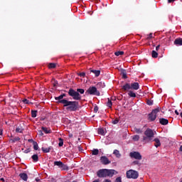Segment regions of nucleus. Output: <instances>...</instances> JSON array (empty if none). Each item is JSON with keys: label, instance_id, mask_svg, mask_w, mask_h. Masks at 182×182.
Listing matches in <instances>:
<instances>
[{"label": "nucleus", "instance_id": "obj_1", "mask_svg": "<svg viewBox=\"0 0 182 182\" xmlns=\"http://www.w3.org/2000/svg\"><path fill=\"white\" fill-rule=\"evenodd\" d=\"M61 102V105L65 107L67 112H76L79 109V102L77 101L64 100Z\"/></svg>", "mask_w": 182, "mask_h": 182}, {"label": "nucleus", "instance_id": "obj_2", "mask_svg": "<svg viewBox=\"0 0 182 182\" xmlns=\"http://www.w3.org/2000/svg\"><path fill=\"white\" fill-rule=\"evenodd\" d=\"M114 174H117V171L114 169H100L97 171V176L100 178L113 177Z\"/></svg>", "mask_w": 182, "mask_h": 182}, {"label": "nucleus", "instance_id": "obj_3", "mask_svg": "<svg viewBox=\"0 0 182 182\" xmlns=\"http://www.w3.org/2000/svg\"><path fill=\"white\" fill-rule=\"evenodd\" d=\"M144 136L142 138V141L144 143H150L153 141V137H154V132L150 128H147L144 132Z\"/></svg>", "mask_w": 182, "mask_h": 182}, {"label": "nucleus", "instance_id": "obj_4", "mask_svg": "<svg viewBox=\"0 0 182 182\" xmlns=\"http://www.w3.org/2000/svg\"><path fill=\"white\" fill-rule=\"evenodd\" d=\"M160 112H161V107H160L153 109L151 112L148 114V120H150V122H154V120L157 119V113Z\"/></svg>", "mask_w": 182, "mask_h": 182}, {"label": "nucleus", "instance_id": "obj_5", "mask_svg": "<svg viewBox=\"0 0 182 182\" xmlns=\"http://www.w3.org/2000/svg\"><path fill=\"white\" fill-rule=\"evenodd\" d=\"M68 95L69 96L73 97V100H80L82 99V96H80V94L73 88H70V90H68Z\"/></svg>", "mask_w": 182, "mask_h": 182}, {"label": "nucleus", "instance_id": "obj_6", "mask_svg": "<svg viewBox=\"0 0 182 182\" xmlns=\"http://www.w3.org/2000/svg\"><path fill=\"white\" fill-rule=\"evenodd\" d=\"M139 178V172L132 169L127 171V178H134V180H136V178Z\"/></svg>", "mask_w": 182, "mask_h": 182}, {"label": "nucleus", "instance_id": "obj_7", "mask_svg": "<svg viewBox=\"0 0 182 182\" xmlns=\"http://www.w3.org/2000/svg\"><path fill=\"white\" fill-rule=\"evenodd\" d=\"M85 93H88V95H95V96H100V92L97 90L96 87H90Z\"/></svg>", "mask_w": 182, "mask_h": 182}, {"label": "nucleus", "instance_id": "obj_8", "mask_svg": "<svg viewBox=\"0 0 182 182\" xmlns=\"http://www.w3.org/2000/svg\"><path fill=\"white\" fill-rule=\"evenodd\" d=\"M129 156L132 157V159H135L136 160H141L142 159L141 154H140L138 151L131 152Z\"/></svg>", "mask_w": 182, "mask_h": 182}, {"label": "nucleus", "instance_id": "obj_9", "mask_svg": "<svg viewBox=\"0 0 182 182\" xmlns=\"http://www.w3.org/2000/svg\"><path fill=\"white\" fill-rule=\"evenodd\" d=\"M64 97H66V94L63 93L58 97H55V100H57V103H60L62 105V101L68 100L66 99H63Z\"/></svg>", "mask_w": 182, "mask_h": 182}, {"label": "nucleus", "instance_id": "obj_10", "mask_svg": "<svg viewBox=\"0 0 182 182\" xmlns=\"http://www.w3.org/2000/svg\"><path fill=\"white\" fill-rule=\"evenodd\" d=\"M100 161L102 164L107 166V164H110L111 161L109 160V158L106 156H103L100 157Z\"/></svg>", "mask_w": 182, "mask_h": 182}, {"label": "nucleus", "instance_id": "obj_11", "mask_svg": "<svg viewBox=\"0 0 182 182\" xmlns=\"http://www.w3.org/2000/svg\"><path fill=\"white\" fill-rule=\"evenodd\" d=\"M131 89H133V90H139L140 85H139V82H132L130 84Z\"/></svg>", "mask_w": 182, "mask_h": 182}, {"label": "nucleus", "instance_id": "obj_12", "mask_svg": "<svg viewBox=\"0 0 182 182\" xmlns=\"http://www.w3.org/2000/svg\"><path fill=\"white\" fill-rule=\"evenodd\" d=\"M159 123L160 124H162V126H167V124H168V119L161 118L159 119Z\"/></svg>", "mask_w": 182, "mask_h": 182}, {"label": "nucleus", "instance_id": "obj_13", "mask_svg": "<svg viewBox=\"0 0 182 182\" xmlns=\"http://www.w3.org/2000/svg\"><path fill=\"white\" fill-rule=\"evenodd\" d=\"M173 43L174 45H176V46H182V38H178L175 39Z\"/></svg>", "mask_w": 182, "mask_h": 182}, {"label": "nucleus", "instance_id": "obj_14", "mask_svg": "<svg viewBox=\"0 0 182 182\" xmlns=\"http://www.w3.org/2000/svg\"><path fill=\"white\" fill-rule=\"evenodd\" d=\"M122 90H124V92H127V90H130V89L132 88L130 84L126 83L122 87Z\"/></svg>", "mask_w": 182, "mask_h": 182}, {"label": "nucleus", "instance_id": "obj_15", "mask_svg": "<svg viewBox=\"0 0 182 182\" xmlns=\"http://www.w3.org/2000/svg\"><path fill=\"white\" fill-rule=\"evenodd\" d=\"M19 177L21 178V180H23V181H28V174L21 173L19 174Z\"/></svg>", "mask_w": 182, "mask_h": 182}, {"label": "nucleus", "instance_id": "obj_16", "mask_svg": "<svg viewBox=\"0 0 182 182\" xmlns=\"http://www.w3.org/2000/svg\"><path fill=\"white\" fill-rule=\"evenodd\" d=\"M41 150L43 153H50L51 150H53V146H49L48 148L42 147Z\"/></svg>", "mask_w": 182, "mask_h": 182}, {"label": "nucleus", "instance_id": "obj_17", "mask_svg": "<svg viewBox=\"0 0 182 182\" xmlns=\"http://www.w3.org/2000/svg\"><path fill=\"white\" fill-rule=\"evenodd\" d=\"M152 141H155L154 146L155 147H160L161 146V143L160 142V139L159 138H155Z\"/></svg>", "mask_w": 182, "mask_h": 182}, {"label": "nucleus", "instance_id": "obj_18", "mask_svg": "<svg viewBox=\"0 0 182 182\" xmlns=\"http://www.w3.org/2000/svg\"><path fill=\"white\" fill-rule=\"evenodd\" d=\"M90 73H94L96 77L100 76V70H90Z\"/></svg>", "mask_w": 182, "mask_h": 182}, {"label": "nucleus", "instance_id": "obj_19", "mask_svg": "<svg viewBox=\"0 0 182 182\" xmlns=\"http://www.w3.org/2000/svg\"><path fill=\"white\" fill-rule=\"evenodd\" d=\"M41 130L46 133V134H49L50 133H52V131L50 129H48L47 127H42Z\"/></svg>", "mask_w": 182, "mask_h": 182}, {"label": "nucleus", "instance_id": "obj_20", "mask_svg": "<svg viewBox=\"0 0 182 182\" xmlns=\"http://www.w3.org/2000/svg\"><path fill=\"white\" fill-rule=\"evenodd\" d=\"M98 134H101L102 136H105L106 134V129L102 128L98 129Z\"/></svg>", "mask_w": 182, "mask_h": 182}, {"label": "nucleus", "instance_id": "obj_21", "mask_svg": "<svg viewBox=\"0 0 182 182\" xmlns=\"http://www.w3.org/2000/svg\"><path fill=\"white\" fill-rule=\"evenodd\" d=\"M113 154H114L116 157H117L118 159H120V157H122V154H120V151H119V150L117 149L114 150Z\"/></svg>", "mask_w": 182, "mask_h": 182}, {"label": "nucleus", "instance_id": "obj_22", "mask_svg": "<svg viewBox=\"0 0 182 182\" xmlns=\"http://www.w3.org/2000/svg\"><path fill=\"white\" fill-rule=\"evenodd\" d=\"M31 159H33V161L34 163H37V161H39V156H38V154H34L31 156Z\"/></svg>", "mask_w": 182, "mask_h": 182}, {"label": "nucleus", "instance_id": "obj_23", "mask_svg": "<svg viewBox=\"0 0 182 182\" xmlns=\"http://www.w3.org/2000/svg\"><path fill=\"white\" fill-rule=\"evenodd\" d=\"M62 164H63V162L60 161H56L54 162V166H58V167H59V168H60V167H62Z\"/></svg>", "mask_w": 182, "mask_h": 182}, {"label": "nucleus", "instance_id": "obj_24", "mask_svg": "<svg viewBox=\"0 0 182 182\" xmlns=\"http://www.w3.org/2000/svg\"><path fill=\"white\" fill-rule=\"evenodd\" d=\"M121 73H122V77L124 78V79H127V73H126V70H121Z\"/></svg>", "mask_w": 182, "mask_h": 182}, {"label": "nucleus", "instance_id": "obj_25", "mask_svg": "<svg viewBox=\"0 0 182 182\" xmlns=\"http://www.w3.org/2000/svg\"><path fill=\"white\" fill-rule=\"evenodd\" d=\"M61 170H69V166H68V165L65 164H62L61 167L60 168Z\"/></svg>", "mask_w": 182, "mask_h": 182}, {"label": "nucleus", "instance_id": "obj_26", "mask_svg": "<svg viewBox=\"0 0 182 182\" xmlns=\"http://www.w3.org/2000/svg\"><path fill=\"white\" fill-rule=\"evenodd\" d=\"M107 107H109V108H112V106H113V102H112V100H110V98L107 99Z\"/></svg>", "mask_w": 182, "mask_h": 182}, {"label": "nucleus", "instance_id": "obj_27", "mask_svg": "<svg viewBox=\"0 0 182 182\" xmlns=\"http://www.w3.org/2000/svg\"><path fill=\"white\" fill-rule=\"evenodd\" d=\"M19 140H21V138H19V136H16L14 139H10V141H11V143H16V141H19Z\"/></svg>", "mask_w": 182, "mask_h": 182}, {"label": "nucleus", "instance_id": "obj_28", "mask_svg": "<svg viewBox=\"0 0 182 182\" xmlns=\"http://www.w3.org/2000/svg\"><path fill=\"white\" fill-rule=\"evenodd\" d=\"M49 69H55L56 68V63H50L48 64Z\"/></svg>", "mask_w": 182, "mask_h": 182}, {"label": "nucleus", "instance_id": "obj_29", "mask_svg": "<svg viewBox=\"0 0 182 182\" xmlns=\"http://www.w3.org/2000/svg\"><path fill=\"white\" fill-rule=\"evenodd\" d=\"M92 156H97V154H99V149H94L92 151Z\"/></svg>", "mask_w": 182, "mask_h": 182}, {"label": "nucleus", "instance_id": "obj_30", "mask_svg": "<svg viewBox=\"0 0 182 182\" xmlns=\"http://www.w3.org/2000/svg\"><path fill=\"white\" fill-rule=\"evenodd\" d=\"M128 96L130 97H136V93H134L133 91H129Z\"/></svg>", "mask_w": 182, "mask_h": 182}, {"label": "nucleus", "instance_id": "obj_31", "mask_svg": "<svg viewBox=\"0 0 182 182\" xmlns=\"http://www.w3.org/2000/svg\"><path fill=\"white\" fill-rule=\"evenodd\" d=\"M37 114H38V111H36V110H32V111H31V117H33V118L36 117Z\"/></svg>", "mask_w": 182, "mask_h": 182}, {"label": "nucleus", "instance_id": "obj_32", "mask_svg": "<svg viewBox=\"0 0 182 182\" xmlns=\"http://www.w3.org/2000/svg\"><path fill=\"white\" fill-rule=\"evenodd\" d=\"M132 139L134 140V141H139V140H140V136L139 135H134L132 137Z\"/></svg>", "mask_w": 182, "mask_h": 182}, {"label": "nucleus", "instance_id": "obj_33", "mask_svg": "<svg viewBox=\"0 0 182 182\" xmlns=\"http://www.w3.org/2000/svg\"><path fill=\"white\" fill-rule=\"evenodd\" d=\"M152 58H158L159 57V53L156 52V50H152Z\"/></svg>", "mask_w": 182, "mask_h": 182}, {"label": "nucleus", "instance_id": "obj_34", "mask_svg": "<svg viewBox=\"0 0 182 182\" xmlns=\"http://www.w3.org/2000/svg\"><path fill=\"white\" fill-rule=\"evenodd\" d=\"M115 56H120L122 55H124V51H117L114 53Z\"/></svg>", "mask_w": 182, "mask_h": 182}, {"label": "nucleus", "instance_id": "obj_35", "mask_svg": "<svg viewBox=\"0 0 182 182\" xmlns=\"http://www.w3.org/2000/svg\"><path fill=\"white\" fill-rule=\"evenodd\" d=\"M33 149L34 150H38L39 149V146L38 145V142L33 141Z\"/></svg>", "mask_w": 182, "mask_h": 182}, {"label": "nucleus", "instance_id": "obj_36", "mask_svg": "<svg viewBox=\"0 0 182 182\" xmlns=\"http://www.w3.org/2000/svg\"><path fill=\"white\" fill-rule=\"evenodd\" d=\"M59 143H58V146L59 147H62L63 146V140L62 139V138H59Z\"/></svg>", "mask_w": 182, "mask_h": 182}, {"label": "nucleus", "instance_id": "obj_37", "mask_svg": "<svg viewBox=\"0 0 182 182\" xmlns=\"http://www.w3.org/2000/svg\"><path fill=\"white\" fill-rule=\"evenodd\" d=\"M77 93H80V95H83V93H85V90L82 88H78L77 89Z\"/></svg>", "mask_w": 182, "mask_h": 182}, {"label": "nucleus", "instance_id": "obj_38", "mask_svg": "<svg viewBox=\"0 0 182 182\" xmlns=\"http://www.w3.org/2000/svg\"><path fill=\"white\" fill-rule=\"evenodd\" d=\"M16 133H22V132H23V129H22V127H17L16 129Z\"/></svg>", "mask_w": 182, "mask_h": 182}, {"label": "nucleus", "instance_id": "obj_39", "mask_svg": "<svg viewBox=\"0 0 182 182\" xmlns=\"http://www.w3.org/2000/svg\"><path fill=\"white\" fill-rule=\"evenodd\" d=\"M119 122V118H115L114 119L112 120V124H117Z\"/></svg>", "mask_w": 182, "mask_h": 182}, {"label": "nucleus", "instance_id": "obj_40", "mask_svg": "<svg viewBox=\"0 0 182 182\" xmlns=\"http://www.w3.org/2000/svg\"><path fill=\"white\" fill-rule=\"evenodd\" d=\"M136 133H138L139 134L143 133V131H141V129H139V128H135L134 129Z\"/></svg>", "mask_w": 182, "mask_h": 182}, {"label": "nucleus", "instance_id": "obj_41", "mask_svg": "<svg viewBox=\"0 0 182 182\" xmlns=\"http://www.w3.org/2000/svg\"><path fill=\"white\" fill-rule=\"evenodd\" d=\"M78 76H80V77H85V76H86V73L85 72L82 73H80L77 74Z\"/></svg>", "mask_w": 182, "mask_h": 182}, {"label": "nucleus", "instance_id": "obj_42", "mask_svg": "<svg viewBox=\"0 0 182 182\" xmlns=\"http://www.w3.org/2000/svg\"><path fill=\"white\" fill-rule=\"evenodd\" d=\"M146 105H148L149 106L153 105V101H152V100H148L146 101Z\"/></svg>", "mask_w": 182, "mask_h": 182}, {"label": "nucleus", "instance_id": "obj_43", "mask_svg": "<svg viewBox=\"0 0 182 182\" xmlns=\"http://www.w3.org/2000/svg\"><path fill=\"white\" fill-rule=\"evenodd\" d=\"M132 164H134V166H140V162L139 161H134L132 162Z\"/></svg>", "mask_w": 182, "mask_h": 182}, {"label": "nucleus", "instance_id": "obj_44", "mask_svg": "<svg viewBox=\"0 0 182 182\" xmlns=\"http://www.w3.org/2000/svg\"><path fill=\"white\" fill-rule=\"evenodd\" d=\"M23 103H24V105H29L31 102L27 99H24L23 100Z\"/></svg>", "mask_w": 182, "mask_h": 182}, {"label": "nucleus", "instance_id": "obj_45", "mask_svg": "<svg viewBox=\"0 0 182 182\" xmlns=\"http://www.w3.org/2000/svg\"><path fill=\"white\" fill-rule=\"evenodd\" d=\"M114 182H122V177L119 176L115 179Z\"/></svg>", "mask_w": 182, "mask_h": 182}, {"label": "nucleus", "instance_id": "obj_46", "mask_svg": "<svg viewBox=\"0 0 182 182\" xmlns=\"http://www.w3.org/2000/svg\"><path fill=\"white\" fill-rule=\"evenodd\" d=\"M99 112V107L97 106H95L94 107V113H97Z\"/></svg>", "mask_w": 182, "mask_h": 182}, {"label": "nucleus", "instance_id": "obj_47", "mask_svg": "<svg viewBox=\"0 0 182 182\" xmlns=\"http://www.w3.org/2000/svg\"><path fill=\"white\" fill-rule=\"evenodd\" d=\"M30 151H31V149H26L25 151H24V153L26 154H28V153H30Z\"/></svg>", "mask_w": 182, "mask_h": 182}, {"label": "nucleus", "instance_id": "obj_48", "mask_svg": "<svg viewBox=\"0 0 182 182\" xmlns=\"http://www.w3.org/2000/svg\"><path fill=\"white\" fill-rule=\"evenodd\" d=\"M151 38H153V33H149V37H147V38L146 39H151Z\"/></svg>", "mask_w": 182, "mask_h": 182}, {"label": "nucleus", "instance_id": "obj_49", "mask_svg": "<svg viewBox=\"0 0 182 182\" xmlns=\"http://www.w3.org/2000/svg\"><path fill=\"white\" fill-rule=\"evenodd\" d=\"M39 136H43V132L42 131H38Z\"/></svg>", "mask_w": 182, "mask_h": 182}, {"label": "nucleus", "instance_id": "obj_50", "mask_svg": "<svg viewBox=\"0 0 182 182\" xmlns=\"http://www.w3.org/2000/svg\"><path fill=\"white\" fill-rule=\"evenodd\" d=\"M28 141L29 143H33V141H33V139H28Z\"/></svg>", "mask_w": 182, "mask_h": 182}, {"label": "nucleus", "instance_id": "obj_51", "mask_svg": "<svg viewBox=\"0 0 182 182\" xmlns=\"http://www.w3.org/2000/svg\"><path fill=\"white\" fill-rule=\"evenodd\" d=\"M103 182H112L109 179H105Z\"/></svg>", "mask_w": 182, "mask_h": 182}, {"label": "nucleus", "instance_id": "obj_52", "mask_svg": "<svg viewBox=\"0 0 182 182\" xmlns=\"http://www.w3.org/2000/svg\"><path fill=\"white\" fill-rule=\"evenodd\" d=\"M160 49V45H158L156 47V50H159Z\"/></svg>", "mask_w": 182, "mask_h": 182}, {"label": "nucleus", "instance_id": "obj_53", "mask_svg": "<svg viewBox=\"0 0 182 182\" xmlns=\"http://www.w3.org/2000/svg\"><path fill=\"white\" fill-rule=\"evenodd\" d=\"M176 0H168V4H171V2H174Z\"/></svg>", "mask_w": 182, "mask_h": 182}, {"label": "nucleus", "instance_id": "obj_54", "mask_svg": "<svg viewBox=\"0 0 182 182\" xmlns=\"http://www.w3.org/2000/svg\"><path fill=\"white\" fill-rule=\"evenodd\" d=\"M175 113L177 116H178V114H180V113H178V111H177V109L175 110Z\"/></svg>", "mask_w": 182, "mask_h": 182}, {"label": "nucleus", "instance_id": "obj_55", "mask_svg": "<svg viewBox=\"0 0 182 182\" xmlns=\"http://www.w3.org/2000/svg\"><path fill=\"white\" fill-rule=\"evenodd\" d=\"M92 182H100V179H96V180L93 181Z\"/></svg>", "mask_w": 182, "mask_h": 182}, {"label": "nucleus", "instance_id": "obj_56", "mask_svg": "<svg viewBox=\"0 0 182 182\" xmlns=\"http://www.w3.org/2000/svg\"><path fill=\"white\" fill-rule=\"evenodd\" d=\"M1 181H5V179L4 178H0Z\"/></svg>", "mask_w": 182, "mask_h": 182}, {"label": "nucleus", "instance_id": "obj_57", "mask_svg": "<svg viewBox=\"0 0 182 182\" xmlns=\"http://www.w3.org/2000/svg\"><path fill=\"white\" fill-rule=\"evenodd\" d=\"M179 151H182V145L180 146Z\"/></svg>", "mask_w": 182, "mask_h": 182}, {"label": "nucleus", "instance_id": "obj_58", "mask_svg": "<svg viewBox=\"0 0 182 182\" xmlns=\"http://www.w3.org/2000/svg\"><path fill=\"white\" fill-rule=\"evenodd\" d=\"M0 136H2V129H0Z\"/></svg>", "mask_w": 182, "mask_h": 182}, {"label": "nucleus", "instance_id": "obj_59", "mask_svg": "<svg viewBox=\"0 0 182 182\" xmlns=\"http://www.w3.org/2000/svg\"><path fill=\"white\" fill-rule=\"evenodd\" d=\"M41 120L43 121V120H45V119L44 118H41Z\"/></svg>", "mask_w": 182, "mask_h": 182}, {"label": "nucleus", "instance_id": "obj_60", "mask_svg": "<svg viewBox=\"0 0 182 182\" xmlns=\"http://www.w3.org/2000/svg\"><path fill=\"white\" fill-rule=\"evenodd\" d=\"M180 116L181 117H182V112L180 113Z\"/></svg>", "mask_w": 182, "mask_h": 182}, {"label": "nucleus", "instance_id": "obj_61", "mask_svg": "<svg viewBox=\"0 0 182 182\" xmlns=\"http://www.w3.org/2000/svg\"><path fill=\"white\" fill-rule=\"evenodd\" d=\"M55 83L56 85H58V81H55Z\"/></svg>", "mask_w": 182, "mask_h": 182}, {"label": "nucleus", "instance_id": "obj_62", "mask_svg": "<svg viewBox=\"0 0 182 182\" xmlns=\"http://www.w3.org/2000/svg\"><path fill=\"white\" fill-rule=\"evenodd\" d=\"M180 182H182V178H181Z\"/></svg>", "mask_w": 182, "mask_h": 182}, {"label": "nucleus", "instance_id": "obj_63", "mask_svg": "<svg viewBox=\"0 0 182 182\" xmlns=\"http://www.w3.org/2000/svg\"><path fill=\"white\" fill-rule=\"evenodd\" d=\"M97 85H102V83L99 82Z\"/></svg>", "mask_w": 182, "mask_h": 182}, {"label": "nucleus", "instance_id": "obj_64", "mask_svg": "<svg viewBox=\"0 0 182 182\" xmlns=\"http://www.w3.org/2000/svg\"><path fill=\"white\" fill-rule=\"evenodd\" d=\"M73 182H77V181H73Z\"/></svg>", "mask_w": 182, "mask_h": 182}]
</instances>
